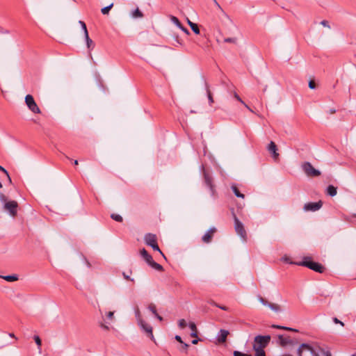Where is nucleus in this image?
<instances>
[{"instance_id": "37998d69", "label": "nucleus", "mask_w": 356, "mask_h": 356, "mask_svg": "<svg viewBox=\"0 0 356 356\" xmlns=\"http://www.w3.org/2000/svg\"><path fill=\"white\" fill-rule=\"evenodd\" d=\"M123 277L129 281H131L132 282H134V280L131 279L129 275H127L125 273H122Z\"/></svg>"}, {"instance_id": "680f3d73", "label": "nucleus", "mask_w": 356, "mask_h": 356, "mask_svg": "<svg viewBox=\"0 0 356 356\" xmlns=\"http://www.w3.org/2000/svg\"><path fill=\"white\" fill-rule=\"evenodd\" d=\"M250 111L252 112V110L245 103V104H243Z\"/></svg>"}, {"instance_id": "473e14b6", "label": "nucleus", "mask_w": 356, "mask_h": 356, "mask_svg": "<svg viewBox=\"0 0 356 356\" xmlns=\"http://www.w3.org/2000/svg\"><path fill=\"white\" fill-rule=\"evenodd\" d=\"M236 38H226L224 39V42L227 43H234L235 44L236 42Z\"/></svg>"}, {"instance_id": "a18cd8bd", "label": "nucleus", "mask_w": 356, "mask_h": 356, "mask_svg": "<svg viewBox=\"0 0 356 356\" xmlns=\"http://www.w3.org/2000/svg\"><path fill=\"white\" fill-rule=\"evenodd\" d=\"M321 24L323 26L330 28V25H329V22H328L327 20H323V21H321Z\"/></svg>"}, {"instance_id": "de8ad7c7", "label": "nucleus", "mask_w": 356, "mask_h": 356, "mask_svg": "<svg viewBox=\"0 0 356 356\" xmlns=\"http://www.w3.org/2000/svg\"><path fill=\"white\" fill-rule=\"evenodd\" d=\"M333 321L335 323H339L341 324L342 326L344 325L343 323L341 322V321H339L337 318H333Z\"/></svg>"}, {"instance_id": "39448f33", "label": "nucleus", "mask_w": 356, "mask_h": 356, "mask_svg": "<svg viewBox=\"0 0 356 356\" xmlns=\"http://www.w3.org/2000/svg\"><path fill=\"white\" fill-rule=\"evenodd\" d=\"M234 220V229L238 235L241 236L243 241H247V233L243 223L238 220L236 214L233 213Z\"/></svg>"}, {"instance_id": "ddd939ff", "label": "nucleus", "mask_w": 356, "mask_h": 356, "mask_svg": "<svg viewBox=\"0 0 356 356\" xmlns=\"http://www.w3.org/2000/svg\"><path fill=\"white\" fill-rule=\"evenodd\" d=\"M216 229L215 227H211L209 230L202 236V241L205 243H209L211 241L213 234L216 232Z\"/></svg>"}, {"instance_id": "79ce46f5", "label": "nucleus", "mask_w": 356, "mask_h": 356, "mask_svg": "<svg viewBox=\"0 0 356 356\" xmlns=\"http://www.w3.org/2000/svg\"><path fill=\"white\" fill-rule=\"evenodd\" d=\"M184 33H185L187 35H189L190 34V32L188 30V29H186V27H184L182 24L181 25V26L179 27Z\"/></svg>"}, {"instance_id": "72a5a7b5", "label": "nucleus", "mask_w": 356, "mask_h": 356, "mask_svg": "<svg viewBox=\"0 0 356 356\" xmlns=\"http://www.w3.org/2000/svg\"><path fill=\"white\" fill-rule=\"evenodd\" d=\"M187 323L184 319H181L179 321V326L180 328L184 329L186 327Z\"/></svg>"}, {"instance_id": "20e7f679", "label": "nucleus", "mask_w": 356, "mask_h": 356, "mask_svg": "<svg viewBox=\"0 0 356 356\" xmlns=\"http://www.w3.org/2000/svg\"><path fill=\"white\" fill-rule=\"evenodd\" d=\"M298 356H319L318 352L307 343H302L298 349Z\"/></svg>"}, {"instance_id": "f257e3e1", "label": "nucleus", "mask_w": 356, "mask_h": 356, "mask_svg": "<svg viewBox=\"0 0 356 356\" xmlns=\"http://www.w3.org/2000/svg\"><path fill=\"white\" fill-rule=\"evenodd\" d=\"M271 337L270 335H257L254 337V343L252 345L253 350L255 352V355L257 356L263 355L266 353L264 348L268 346L270 341Z\"/></svg>"}, {"instance_id": "3c124183", "label": "nucleus", "mask_w": 356, "mask_h": 356, "mask_svg": "<svg viewBox=\"0 0 356 356\" xmlns=\"http://www.w3.org/2000/svg\"><path fill=\"white\" fill-rule=\"evenodd\" d=\"M154 316L158 319L160 321H163V317L161 316H160L158 313H156Z\"/></svg>"}, {"instance_id": "0eeeda50", "label": "nucleus", "mask_w": 356, "mask_h": 356, "mask_svg": "<svg viewBox=\"0 0 356 356\" xmlns=\"http://www.w3.org/2000/svg\"><path fill=\"white\" fill-rule=\"evenodd\" d=\"M25 103L28 106L29 109L33 113L39 114L41 113L40 108L37 105L33 97L31 95H27L25 97Z\"/></svg>"}, {"instance_id": "774afa93", "label": "nucleus", "mask_w": 356, "mask_h": 356, "mask_svg": "<svg viewBox=\"0 0 356 356\" xmlns=\"http://www.w3.org/2000/svg\"><path fill=\"white\" fill-rule=\"evenodd\" d=\"M74 164L75 165H77L79 164L78 161H77V160H74Z\"/></svg>"}, {"instance_id": "7c9ffc66", "label": "nucleus", "mask_w": 356, "mask_h": 356, "mask_svg": "<svg viewBox=\"0 0 356 356\" xmlns=\"http://www.w3.org/2000/svg\"><path fill=\"white\" fill-rule=\"evenodd\" d=\"M191 29L195 34H200V29L197 24H191Z\"/></svg>"}, {"instance_id": "6e6552de", "label": "nucleus", "mask_w": 356, "mask_h": 356, "mask_svg": "<svg viewBox=\"0 0 356 356\" xmlns=\"http://www.w3.org/2000/svg\"><path fill=\"white\" fill-rule=\"evenodd\" d=\"M17 207L18 204L15 200L8 201L7 202H5V204L3 205V209L8 211L10 216L15 217L17 215Z\"/></svg>"}, {"instance_id": "423d86ee", "label": "nucleus", "mask_w": 356, "mask_h": 356, "mask_svg": "<svg viewBox=\"0 0 356 356\" xmlns=\"http://www.w3.org/2000/svg\"><path fill=\"white\" fill-rule=\"evenodd\" d=\"M302 168L307 176L309 177H316L321 175V172L318 170H316L314 168V166L309 162H305L302 165Z\"/></svg>"}, {"instance_id": "6ab92c4d", "label": "nucleus", "mask_w": 356, "mask_h": 356, "mask_svg": "<svg viewBox=\"0 0 356 356\" xmlns=\"http://www.w3.org/2000/svg\"><path fill=\"white\" fill-rule=\"evenodd\" d=\"M205 89H206V91L207 93L209 102L210 105H211L214 102L213 98V95L210 90L209 85L206 81H205Z\"/></svg>"}, {"instance_id": "cd10ccee", "label": "nucleus", "mask_w": 356, "mask_h": 356, "mask_svg": "<svg viewBox=\"0 0 356 356\" xmlns=\"http://www.w3.org/2000/svg\"><path fill=\"white\" fill-rule=\"evenodd\" d=\"M33 339H34L35 343L37 344L39 350L40 351L41 350V346H42V340H41V339L40 338V337L38 335H35L33 337Z\"/></svg>"}, {"instance_id": "c85d7f7f", "label": "nucleus", "mask_w": 356, "mask_h": 356, "mask_svg": "<svg viewBox=\"0 0 356 356\" xmlns=\"http://www.w3.org/2000/svg\"><path fill=\"white\" fill-rule=\"evenodd\" d=\"M111 218L113 220H114L117 222H122V220H123L122 217L120 215L116 214V213H112L111 215Z\"/></svg>"}, {"instance_id": "1a4fd4ad", "label": "nucleus", "mask_w": 356, "mask_h": 356, "mask_svg": "<svg viewBox=\"0 0 356 356\" xmlns=\"http://www.w3.org/2000/svg\"><path fill=\"white\" fill-rule=\"evenodd\" d=\"M138 324L140 327L147 334V336L152 340L154 341V337L152 333V327L145 323L143 319H140Z\"/></svg>"}, {"instance_id": "a878e982", "label": "nucleus", "mask_w": 356, "mask_h": 356, "mask_svg": "<svg viewBox=\"0 0 356 356\" xmlns=\"http://www.w3.org/2000/svg\"><path fill=\"white\" fill-rule=\"evenodd\" d=\"M170 19L171 22H173L178 28L181 26V25L182 24L179 20V19L175 16L170 15Z\"/></svg>"}, {"instance_id": "864d4df0", "label": "nucleus", "mask_w": 356, "mask_h": 356, "mask_svg": "<svg viewBox=\"0 0 356 356\" xmlns=\"http://www.w3.org/2000/svg\"><path fill=\"white\" fill-rule=\"evenodd\" d=\"M191 336L195 338L197 337V331L192 332Z\"/></svg>"}, {"instance_id": "9b49d317", "label": "nucleus", "mask_w": 356, "mask_h": 356, "mask_svg": "<svg viewBox=\"0 0 356 356\" xmlns=\"http://www.w3.org/2000/svg\"><path fill=\"white\" fill-rule=\"evenodd\" d=\"M323 203L321 201L317 202H309L305 204L304 209L305 211H316L321 208Z\"/></svg>"}, {"instance_id": "8fccbe9b", "label": "nucleus", "mask_w": 356, "mask_h": 356, "mask_svg": "<svg viewBox=\"0 0 356 356\" xmlns=\"http://www.w3.org/2000/svg\"><path fill=\"white\" fill-rule=\"evenodd\" d=\"M0 171L3 172L6 175H8V171L1 165H0Z\"/></svg>"}, {"instance_id": "f3484780", "label": "nucleus", "mask_w": 356, "mask_h": 356, "mask_svg": "<svg viewBox=\"0 0 356 356\" xmlns=\"http://www.w3.org/2000/svg\"><path fill=\"white\" fill-rule=\"evenodd\" d=\"M326 193L328 195L333 197L337 195V188L333 185H329L326 188Z\"/></svg>"}, {"instance_id": "0e129e2a", "label": "nucleus", "mask_w": 356, "mask_h": 356, "mask_svg": "<svg viewBox=\"0 0 356 356\" xmlns=\"http://www.w3.org/2000/svg\"><path fill=\"white\" fill-rule=\"evenodd\" d=\"M250 111L252 112V110L245 103V104H243Z\"/></svg>"}, {"instance_id": "4c0bfd02", "label": "nucleus", "mask_w": 356, "mask_h": 356, "mask_svg": "<svg viewBox=\"0 0 356 356\" xmlns=\"http://www.w3.org/2000/svg\"><path fill=\"white\" fill-rule=\"evenodd\" d=\"M0 200L5 204V202H7V197L3 193H0Z\"/></svg>"}, {"instance_id": "6e6d98bb", "label": "nucleus", "mask_w": 356, "mask_h": 356, "mask_svg": "<svg viewBox=\"0 0 356 356\" xmlns=\"http://www.w3.org/2000/svg\"><path fill=\"white\" fill-rule=\"evenodd\" d=\"M7 177V179H8V181L10 183V184H12V179L9 175V173L8 172V175H6Z\"/></svg>"}, {"instance_id": "e2e57ef3", "label": "nucleus", "mask_w": 356, "mask_h": 356, "mask_svg": "<svg viewBox=\"0 0 356 356\" xmlns=\"http://www.w3.org/2000/svg\"><path fill=\"white\" fill-rule=\"evenodd\" d=\"M250 111L252 112V110L245 103V104H243Z\"/></svg>"}, {"instance_id": "bf43d9fd", "label": "nucleus", "mask_w": 356, "mask_h": 356, "mask_svg": "<svg viewBox=\"0 0 356 356\" xmlns=\"http://www.w3.org/2000/svg\"><path fill=\"white\" fill-rule=\"evenodd\" d=\"M198 341H199V339H193L192 341V343L193 344H197L198 343Z\"/></svg>"}, {"instance_id": "412c9836", "label": "nucleus", "mask_w": 356, "mask_h": 356, "mask_svg": "<svg viewBox=\"0 0 356 356\" xmlns=\"http://www.w3.org/2000/svg\"><path fill=\"white\" fill-rule=\"evenodd\" d=\"M149 265L152 268H153L154 269H155V270H158V271H159V272H163V271H164V268H163V267L161 264H159L156 263V261H154V260H152V261L149 264Z\"/></svg>"}, {"instance_id": "a19ab883", "label": "nucleus", "mask_w": 356, "mask_h": 356, "mask_svg": "<svg viewBox=\"0 0 356 356\" xmlns=\"http://www.w3.org/2000/svg\"><path fill=\"white\" fill-rule=\"evenodd\" d=\"M79 24H81V28H82V29L84 31V35H86V30H88L87 27H86V23L84 22H83V21H79Z\"/></svg>"}, {"instance_id": "2f4dec72", "label": "nucleus", "mask_w": 356, "mask_h": 356, "mask_svg": "<svg viewBox=\"0 0 356 356\" xmlns=\"http://www.w3.org/2000/svg\"><path fill=\"white\" fill-rule=\"evenodd\" d=\"M148 309L149 311L152 312L154 315H155L157 313L156 305L153 303H150L148 306Z\"/></svg>"}, {"instance_id": "58836bf2", "label": "nucleus", "mask_w": 356, "mask_h": 356, "mask_svg": "<svg viewBox=\"0 0 356 356\" xmlns=\"http://www.w3.org/2000/svg\"><path fill=\"white\" fill-rule=\"evenodd\" d=\"M234 97L237 101L240 102L242 104H245V102L242 100V99L236 92L234 93Z\"/></svg>"}, {"instance_id": "ea45409f", "label": "nucleus", "mask_w": 356, "mask_h": 356, "mask_svg": "<svg viewBox=\"0 0 356 356\" xmlns=\"http://www.w3.org/2000/svg\"><path fill=\"white\" fill-rule=\"evenodd\" d=\"M309 87L311 89H315L316 88V83L314 80H311L309 82Z\"/></svg>"}, {"instance_id": "5701e85b", "label": "nucleus", "mask_w": 356, "mask_h": 356, "mask_svg": "<svg viewBox=\"0 0 356 356\" xmlns=\"http://www.w3.org/2000/svg\"><path fill=\"white\" fill-rule=\"evenodd\" d=\"M209 304H210L211 305H213V306H215L216 307H218L224 311H229V308L226 306H224V305H220L219 304H218L217 302H216L215 301L213 300H209Z\"/></svg>"}, {"instance_id": "b1692460", "label": "nucleus", "mask_w": 356, "mask_h": 356, "mask_svg": "<svg viewBox=\"0 0 356 356\" xmlns=\"http://www.w3.org/2000/svg\"><path fill=\"white\" fill-rule=\"evenodd\" d=\"M232 189L236 197L244 198V195L240 192V191L236 186H232Z\"/></svg>"}, {"instance_id": "4468645a", "label": "nucleus", "mask_w": 356, "mask_h": 356, "mask_svg": "<svg viewBox=\"0 0 356 356\" xmlns=\"http://www.w3.org/2000/svg\"><path fill=\"white\" fill-rule=\"evenodd\" d=\"M229 331L221 329L218 334L217 341L219 343H224L227 341V336L229 335Z\"/></svg>"}, {"instance_id": "dca6fc26", "label": "nucleus", "mask_w": 356, "mask_h": 356, "mask_svg": "<svg viewBox=\"0 0 356 356\" xmlns=\"http://www.w3.org/2000/svg\"><path fill=\"white\" fill-rule=\"evenodd\" d=\"M140 254L148 264L153 260L152 257L147 252V251L145 248L140 250Z\"/></svg>"}, {"instance_id": "f8f14e48", "label": "nucleus", "mask_w": 356, "mask_h": 356, "mask_svg": "<svg viewBox=\"0 0 356 356\" xmlns=\"http://www.w3.org/2000/svg\"><path fill=\"white\" fill-rule=\"evenodd\" d=\"M268 152L272 154V156L275 161H277L279 159L280 154L277 153V147L276 144L271 141L268 146Z\"/></svg>"}, {"instance_id": "e433bc0d", "label": "nucleus", "mask_w": 356, "mask_h": 356, "mask_svg": "<svg viewBox=\"0 0 356 356\" xmlns=\"http://www.w3.org/2000/svg\"><path fill=\"white\" fill-rule=\"evenodd\" d=\"M136 317L137 318L138 322L140 321V319H142L140 316V312L138 308H136L135 311Z\"/></svg>"}, {"instance_id": "c03bdc74", "label": "nucleus", "mask_w": 356, "mask_h": 356, "mask_svg": "<svg viewBox=\"0 0 356 356\" xmlns=\"http://www.w3.org/2000/svg\"><path fill=\"white\" fill-rule=\"evenodd\" d=\"M114 312H108L106 314V316L108 318L112 320L113 318Z\"/></svg>"}, {"instance_id": "5fc2aeb1", "label": "nucleus", "mask_w": 356, "mask_h": 356, "mask_svg": "<svg viewBox=\"0 0 356 356\" xmlns=\"http://www.w3.org/2000/svg\"><path fill=\"white\" fill-rule=\"evenodd\" d=\"M101 327H102L103 329L106 330H109L108 326H107V325H104V324H102V325H101Z\"/></svg>"}, {"instance_id": "052dcab7", "label": "nucleus", "mask_w": 356, "mask_h": 356, "mask_svg": "<svg viewBox=\"0 0 356 356\" xmlns=\"http://www.w3.org/2000/svg\"><path fill=\"white\" fill-rule=\"evenodd\" d=\"M9 336L12 338H15V339H17V337H15V335L13 334V333H10L9 334Z\"/></svg>"}, {"instance_id": "4d7b16f0", "label": "nucleus", "mask_w": 356, "mask_h": 356, "mask_svg": "<svg viewBox=\"0 0 356 356\" xmlns=\"http://www.w3.org/2000/svg\"><path fill=\"white\" fill-rule=\"evenodd\" d=\"M213 1H214V3H215L216 6H217L218 8H220V10H222L221 6H220V4L217 2V1H216V0H213Z\"/></svg>"}, {"instance_id": "bb28decb", "label": "nucleus", "mask_w": 356, "mask_h": 356, "mask_svg": "<svg viewBox=\"0 0 356 356\" xmlns=\"http://www.w3.org/2000/svg\"><path fill=\"white\" fill-rule=\"evenodd\" d=\"M113 3H111L109 6H106L103 8H102L101 12L103 15H108L109 13V11L113 8Z\"/></svg>"}, {"instance_id": "13d9d810", "label": "nucleus", "mask_w": 356, "mask_h": 356, "mask_svg": "<svg viewBox=\"0 0 356 356\" xmlns=\"http://www.w3.org/2000/svg\"><path fill=\"white\" fill-rule=\"evenodd\" d=\"M329 113L330 114H334L336 113V110L334 108H331V109H330Z\"/></svg>"}, {"instance_id": "c9c22d12", "label": "nucleus", "mask_w": 356, "mask_h": 356, "mask_svg": "<svg viewBox=\"0 0 356 356\" xmlns=\"http://www.w3.org/2000/svg\"><path fill=\"white\" fill-rule=\"evenodd\" d=\"M188 326L192 332L197 331L196 325L193 322H190Z\"/></svg>"}, {"instance_id": "2eb2a0df", "label": "nucleus", "mask_w": 356, "mask_h": 356, "mask_svg": "<svg viewBox=\"0 0 356 356\" xmlns=\"http://www.w3.org/2000/svg\"><path fill=\"white\" fill-rule=\"evenodd\" d=\"M279 343L280 346H285L291 343V339L289 337H285L282 334L278 335Z\"/></svg>"}, {"instance_id": "393cba45", "label": "nucleus", "mask_w": 356, "mask_h": 356, "mask_svg": "<svg viewBox=\"0 0 356 356\" xmlns=\"http://www.w3.org/2000/svg\"><path fill=\"white\" fill-rule=\"evenodd\" d=\"M132 16L134 18H141L143 17V13L139 10V8H136L132 13Z\"/></svg>"}, {"instance_id": "603ef678", "label": "nucleus", "mask_w": 356, "mask_h": 356, "mask_svg": "<svg viewBox=\"0 0 356 356\" xmlns=\"http://www.w3.org/2000/svg\"><path fill=\"white\" fill-rule=\"evenodd\" d=\"M181 344H182V349H184V350H186L188 349V348L189 347V345L186 343H184Z\"/></svg>"}, {"instance_id": "69168bd1", "label": "nucleus", "mask_w": 356, "mask_h": 356, "mask_svg": "<svg viewBox=\"0 0 356 356\" xmlns=\"http://www.w3.org/2000/svg\"><path fill=\"white\" fill-rule=\"evenodd\" d=\"M187 22L188 24V25L191 26V24H194L195 23L191 22L188 19H187Z\"/></svg>"}, {"instance_id": "7ed1b4c3", "label": "nucleus", "mask_w": 356, "mask_h": 356, "mask_svg": "<svg viewBox=\"0 0 356 356\" xmlns=\"http://www.w3.org/2000/svg\"><path fill=\"white\" fill-rule=\"evenodd\" d=\"M144 240L146 245L152 247L154 250L159 252L160 254L163 257V258L166 259L165 256L160 250L157 244V237L156 234L151 233L146 234L145 235Z\"/></svg>"}, {"instance_id": "9d476101", "label": "nucleus", "mask_w": 356, "mask_h": 356, "mask_svg": "<svg viewBox=\"0 0 356 356\" xmlns=\"http://www.w3.org/2000/svg\"><path fill=\"white\" fill-rule=\"evenodd\" d=\"M204 181L205 184L209 188L212 195H214L215 189L214 185L213 184V178L210 174L206 171H204Z\"/></svg>"}, {"instance_id": "338daca9", "label": "nucleus", "mask_w": 356, "mask_h": 356, "mask_svg": "<svg viewBox=\"0 0 356 356\" xmlns=\"http://www.w3.org/2000/svg\"><path fill=\"white\" fill-rule=\"evenodd\" d=\"M325 356H332V355H331L330 352L327 351V352L325 353Z\"/></svg>"}, {"instance_id": "f704fd0d", "label": "nucleus", "mask_w": 356, "mask_h": 356, "mask_svg": "<svg viewBox=\"0 0 356 356\" xmlns=\"http://www.w3.org/2000/svg\"><path fill=\"white\" fill-rule=\"evenodd\" d=\"M233 355L234 356H251L250 355H248L238 350L234 351Z\"/></svg>"}, {"instance_id": "f03ea898", "label": "nucleus", "mask_w": 356, "mask_h": 356, "mask_svg": "<svg viewBox=\"0 0 356 356\" xmlns=\"http://www.w3.org/2000/svg\"><path fill=\"white\" fill-rule=\"evenodd\" d=\"M298 266L307 267L315 272L323 273L325 268L320 263L316 262L312 259L311 257H305L303 260L299 263H296Z\"/></svg>"}, {"instance_id": "49530a36", "label": "nucleus", "mask_w": 356, "mask_h": 356, "mask_svg": "<svg viewBox=\"0 0 356 356\" xmlns=\"http://www.w3.org/2000/svg\"><path fill=\"white\" fill-rule=\"evenodd\" d=\"M260 301L262 302L263 305H268V303H270L268 300H266V299L263 298H260Z\"/></svg>"}, {"instance_id": "aec40b11", "label": "nucleus", "mask_w": 356, "mask_h": 356, "mask_svg": "<svg viewBox=\"0 0 356 356\" xmlns=\"http://www.w3.org/2000/svg\"><path fill=\"white\" fill-rule=\"evenodd\" d=\"M0 277L10 282L18 280V276L17 275H0Z\"/></svg>"}, {"instance_id": "4be33fe9", "label": "nucleus", "mask_w": 356, "mask_h": 356, "mask_svg": "<svg viewBox=\"0 0 356 356\" xmlns=\"http://www.w3.org/2000/svg\"><path fill=\"white\" fill-rule=\"evenodd\" d=\"M271 327L273 328L283 330H287V331H291V332H298V330H296L294 328H291V327H286V326L278 325H273Z\"/></svg>"}, {"instance_id": "a211bd4d", "label": "nucleus", "mask_w": 356, "mask_h": 356, "mask_svg": "<svg viewBox=\"0 0 356 356\" xmlns=\"http://www.w3.org/2000/svg\"><path fill=\"white\" fill-rule=\"evenodd\" d=\"M85 35V38H86V41L87 47L89 49H92L95 47V44H94L93 41L90 38V37L88 35V30H86V35Z\"/></svg>"}, {"instance_id": "c756f323", "label": "nucleus", "mask_w": 356, "mask_h": 356, "mask_svg": "<svg viewBox=\"0 0 356 356\" xmlns=\"http://www.w3.org/2000/svg\"><path fill=\"white\" fill-rule=\"evenodd\" d=\"M268 307L273 311L279 312L280 311V306L275 303H268Z\"/></svg>"}, {"instance_id": "09e8293b", "label": "nucleus", "mask_w": 356, "mask_h": 356, "mask_svg": "<svg viewBox=\"0 0 356 356\" xmlns=\"http://www.w3.org/2000/svg\"><path fill=\"white\" fill-rule=\"evenodd\" d=\"M175 339L177 341H179V343H184V342H183V341H182V339H181V337L180 336H179V335H176V336H175Z\"/></svg>"}]
</instances>
